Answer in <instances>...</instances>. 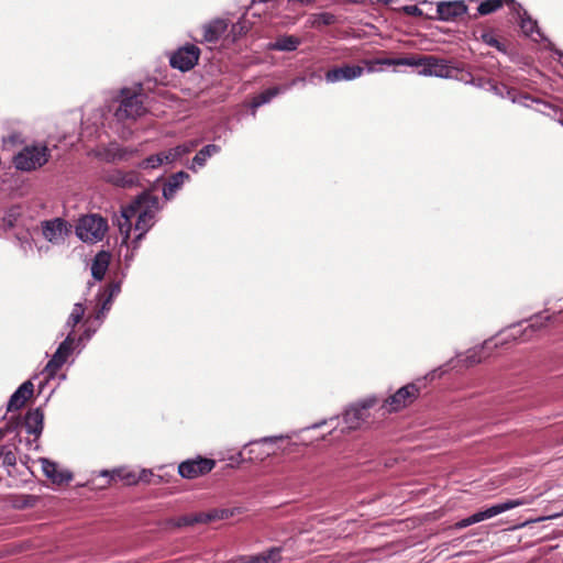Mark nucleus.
I'll return each instance as SVG.
<instances>
[{
	"mask_svg": "<svg viewBox=\"0 0 563 563\" xmlns=\"http://www.w3.org/2000/svg\"><path fill=\"white\" fill-rule=\"evenodd\" d=\"M200 56V49L194 44H187L178 48L170 57V66L181 71L192 69Z\"/></svg>",
	"mask_w": 563,
	"mask_h": 563,
	"instance_id": "1a4fd4ad",
	"label": "nucleus"
},
{
	"mask_svg": "<svg viewBox=\"0 0 563 563\" xmlns=\"http://www.w3.org/2000/svg\"><path fill=\"white\" fill-rule=\"evenodd\" d=\"M74 338L71 333L67 335V338L59 344L53 357L48 361L45 366L44 372L48 377H53L56 373L62 368V366L66 363L68 356L73 351Z\"/></svg>",
	"mask_w": 563,
	"mask_h": 563,
	"instance_id": "9b49d317",
	"label": "nucleus"
},
{
	"mask_svg": "<svg viewBox=\"0 0 563 563\" xmlns=\"http://www.w3.org/2000/svg\"><path fill=\"white\" fill-rule=\"evenodd\" d=\"M301 40L295 35H282L274 43L269 44V48L280 52H292L300 45Z\"/></svg>",
	"mask_w": 563,
	"mask_h": 563,
	"instance_id": "b1692460",
	"label": "nucleus"
},
{
	"mask_svg": "<svg viewBox=\"0 0 563 563\" xmlns=\"http://www.w3.org/2000/svg\"><path fill=\"white\" fill-rule=\"evenodd\" d=\"M107 230V221L98 214L82 217L77 225V234L85 242L102 240Z\"/></svg>",
	"mask_w": 563,
	"mask_h": 563,
	"instance_id": "39448f33",
	"label": "nucleus"
},
{
	"mask_svg": "<svg viewBox=\"0 0 563 563\" xmlns=\"http://www.w3.org/2000/svg\"><path fill=\"white\" fill-rule=\"evenodd\" d=\"M424 67L421 71L424 76L452 78L457 70L450 62L434 55H423Z\"/></svg>",
	"mask_w": 563,
	"mask_h": 563,
	"instance_id": "9d476101",
	"label": "nucleus"
},
{
	"mask_svg": "<svg viewBox=\"0 0 563 563\" xmlns=\"http://www.w3.org/2000/svg\"><path fill=\"white\" fill-rule=\"evenodd\" d=\"M467 360H468V363L471 365L473 364H476V363H479L481 362V358L479 357H476L474 354L467 356Z\"/></svg>",
	"mask_w": 563,
	"mask_h": 563,
	"instance_id": "37998d69",
	"label": "nucleus"
},
{
	"mask_svg": "<svg viewBox=\"0 0 563 563\" xmlns=\"http://www.w3.org/2000/svg\"><path fill=\"white\" fill-rule=\"evenodd\" d=\"M352 3H362L364 0H349Z\"/></svg>",
	"mask_w": 563,
	"mask_h": 563,
	"instance_id": "09e8293b",
	"label": "nucleus"
},
{
	"mask_svg": "<svg viewBox=\"0 0 563 563\" xmlns=\"http://www.w3.org/2000/svg\"><path fill=\"white\" fill-rule=\"evenodd\" d=\"M104 180L117 187L131 188L139 183V175L133 170L114 169L104 175Z\"/></svg>",
	"mask_w": 563,
	"mask_h": 563,
	"instance_id": "dca6fc26",
	"label": "nucleus"
},
{
	"mask_svg": "<svg viewBox=\"0 0 563 563\" xmlns=\"http://www.w3.org/2000/svg\"><path fill=\"white\" fill-rule=\"evenodd\" d=\"M109 289H110V294H109L108 299L103 302L102 309H108V308H107L108 302L111 300V298H112L117 292H119V291H120V286H119L118 284H111V285L109 286Z\"/></svg>",
	"mask_w": 563,
	"mask_h": 563,
	"instance_id": "a19ab883",
	"label": "nucleus"
},
{
	"mask_svg": "<svg viewBox=\"0 0 563 563\" xmlns=\"http://www.w3.org/2000/svg\"><path fill=\"white\" fill-rule=\"evenodd\" d=\"M336 22V16L330 12H321L311 14L310 23L312 27H321L327 25H332Z\"/></svg>",
	"mask_w": 563,
	"mask_h": 563,
	"instance_id": "f704fd0d",
	"label": "nucleus"
},
{
	"mask_svg": "<svg viewBox=\"0 0 563 563\" xmlns=\"http://www.w3.org/2000/svg\"><path fill=\"white\" fill-rule=\"evenodd\" d=\"M41 464L43 473L54 484H68L73 479L71 472L60 468L57 463L49 461L48 459H41Z\"/></svg>",
	"mask_w": 563,
	"mask_h": 563,
	"instance_id": "4468645a",
	"label": "nucleus"
},
{
	"mask_svg": "<svg viewBox=\"0 0 563 563\" xmlns=\"http://www.w3.org/2000/svg\"><path fill=\"white\" fill-rule=\"evenodd\" d=\"M196 146H197V142L191 141L189 143L180 144L174 148L166 151V155H167V156H165L166 164H170V163L175 162L176 159L180 158L181 156L190 153Z\"/></svg>",
	"mask_w": 563,
	"mask_h": 563,
	"instance_id": "c756f323",
	"label": "nucleus"
},
{
	"mask_svg": "<svg viewBox=\"0 0 563 563\" xmlns=\"http://www.w3.org/2000/svg\"><path fill=\"white\" fill-rule=\"evenodd\" d=\"M41 228L44 239L53 244L64 242L65 236L69 233L67 222L62 218L42 221Z\"/></svg>",
	"mask_w": 563,
	"mask_h": 563,
	"instance_id": "f8f14e48",
	"label": "nucleus"
},
{
	"mask_svg": "<svg viewBox=\"0 0 563 563\" xmlns=\"http://www.w3.org/2000/svg\"><path fill=\"white\" fill-rule=\"evenodd\" d=\"M363 73L364 68L360 65H343L327 70L324 77L328 82L347 81L361 77Z\"/></svg>",
	"mask_w": 563,
	"mask_h": 563,
	"instance_id": "ddd939ff",
	"label": "nucleus"
},
{
	"mask_svg": "<svg viewBox=\"0 0 563 563\" xmlns=\"http://www.w3.org/2000/svg\"><path fill=\"white\" fill-rule=\"evenodd\" d=\"M220 146L216 144H209L202 147L194 157V164L202 167L207 159L212 155L220 152Z\"/></svg>",
	"mask_w": 563,
	"mask_h": 563,
	"instance_id": "72a5a7b5",
	"label": "nucleus"
},
{
	"mask_svg": "<svg viewBox=\"0 0 563 563\" xmlns=\"http://www.w3.org/2000/svg\"><path fill=\"white\" fill-rule=\"evenodd\" d=\"M406 10H407L408 13L413 14V15H421L422 14V11L418 7H416V5L407 7Z\"/></svg>",
	"mask_w": 563,
	"mask_h": 563,
	"instance_id": "79ce46f5",
	"label": "nucleus"
},
{
	"mask_svg": "<svg viewBox=\"0 0 563 563\" xmlns=\"http://www.w3.org/2000/svg\"><path fill=\"white\" fill-rule=\"evenodd\" d=\"M119 98L120 104L114 112L119 121L135 120L146 113L145 100L147 96L142 84H137L132 88H122Z\"/></svg>",
	"mask_w": 563,
	"mask_h": 563,
	"instance_id": "f03ea898",
	"label": "nucleus"
},
{
	"mask_svg": "<svg viewBox=\"0 0 563 563\" xmlns=\"http://www.w3.org/2000/svg\"><path fill=\"white\" fill-rule=\"evenodd\" d=\"M33 393L34 385L30 380L24 382L10 397L7 410L14 411L21 409L33 396Z\"/></svg>",
	"mask_w": 563,
	"mask_h": 563,
	"instance_id": "a211bd4d",
	"label": "nucleus"
},
{
	"mask_svg": "<svg viewBox=\"0 0 563 563\" xmlns=\"http://www.w3.org/2000/svg\"><path fill=\"white\" fill-rule=\"evenodd\" d=\"M377 404L378 399L376 397H369L349 408L343 415V420L347 428L351 430L361 428V426L366 422L369 416L368 410Z\"/></svg>",
	"mask_w": 563,
	"mask_h": 563,
	"instance_id": "0eeeda50",
	"label": "nucleus"
},
{
	"mask_svg": "<svg viewBox=\"0 0 563 563\" xmlns=\"http://www.w3.org/2000/svg\"><path fill=\"white\" fill-rule=\"evenodd\" d=\"M186 179H189V175L185 172H178L170 176L167 184L163 188V195L167 200H170L176 191L181 187Z\"/></svg>",
	"mask_w": 563,
	"mask_h": 563,
	"instance_id": "393cba45",
	"label": "nucleus"
},
{
	"mask_svg": "<svg viewBox=\"0 0 563 563\" xmlns=\"http://www.w3.org/2000/svg\"><path fill=\"white\" fill-rule=\"evenodd\" d=\"M214 466V460L197 456L181 462L178 465V473L184 478L192 479L210 473Z\"/></svg>",
	"mask_w": 563,
	"mask_h": 563,
	"instance_id": "6e6552de",
	"label": "nucleus"
},
{
	"mask_svg": "<svg viewBox=\"0 0 563 563\" xmlns=\"http://www.w3.org/2000/svg\"><path fill=\"white\" fill-rule=\"evenodd\" d=\"M19 217H20L19 208L18 207L11 208L3 218L4 227L8 229L15 227Z\"/></svg>",
	"mask_w": 563,
	"mask_h": 563,
	"instance_id": "ea45409f",
	"label": "nucleus"
},
{
	"mask_svg": "<svg viewBox=\"0 0 563 563\" xmlns=\"http://www.w3.org/2000/svg\"><path fill=\"white\" fill-rule=\"evenodd\" d=\"M122 221H119V230L120 233L123 235V241L126 242V240L130 238L133 219V216H130L128 213V206L122 210Z\"/></svg>",
	"mask_w": 563,
	"mask_h": 563,
	"instance_id": "e433bc0d",
	"label": "nucleus"
},
{
	"mask_svg": "<svg viewBox=\"0 0 563 563\" xmlns=\"http://www.w3.org/2000/svg\"><path fill=\"white\" fill-rule=\"evenodd\" d=\"M8 432L7 429L0 428V441L4 438L5 433Z\"/></svg>",
	"mask_w": 563,
	"mask_h": 563,
	"instance_id": "a18cd8bd",
	"label": "nucleus"
},
{
	"mask_svg": "<svg viewBox=\"0 0 563 563\" xmlns=\"http://www.w3.org/2000/svg\"><path fill=\"white\" fill-rule=\"evenodd\" d=\"M49 157L47 146L27 145L13 156V164L19 170L31 172L46 164Z\"/></svg>",
	"mask_w": 563,
	"mask_h": 563,
	"instance_id": "7ed1b4c3",
	"label": "nucleus"
},
{
	"mask_svg": "<svg viewBox=\"0 0 563 563\" xmlns=\"http://www.w3.org/2000/svg\"><path fill=\"white\" fill-rule=\"evenodd\" d=\"M135 153H137L136 150L121 147L113 144H111L110 147L106 151L108 162L128 161Z\"/></svg>",
	"mask_w": 563,
	"mask_h": 563,
	"instance_id": "bb28decb",
	"label": "nucleus"
},
{
	"mask_svg": "<svg viewBox=\"0 0 563 563\" xmlns=\"http://www.w3.org/2000/svg\"><path fill=\"white\" fill-rule=\"evenodd\" d=\"M280 547H273L255 555H242L235 560V563H278L282 561Z\"/></svg>",
	"mask_w": 563,
	"mask_h": 563,
	"instance_id": "f3484780",
	"label": "nucleus"
},
{
	"mask_svg": "<svg viewBox=\"0 0 563 563\" xmlns=\"http://www.w3.org/2000/svg\"><path fill=\"white\" fill-rule=\"evenodd\" d=\"M505 3L516 7L515 0H485L477 8L478 15H488L501 9Z\"/></svg>",
	"mask_w": 563,
	"mask_h": 563,
	"instance_id": "c85d7f7f",
	"label": "nucleus"
},
{
	"mask_svg": "<svg viewBox=\"0 0 563 563\" xmlns=\"http://www.w3.org/2000/svg\"><path fill=\"white\" fill-rule=\"evenodd\" d=\"M420 387L410 383L400 387L395 394L384 400L380 409L383 415L397 412L411 405L419 396Z\"/></svg>",
	"mask_w": 563,
	"mask_h": 563,
	"instance_id": "20e7f679",
	"label": "nucleus"
},
{
	"mask_svg": "<svg viewBox=\"0 0 563 563\" xmlns=\"http://www.w3.org/2000/svg\"><path fill=\"white\" fill-rule=\"evenodd\" d=\"M139 476H143V481L142 482H148V479H147V476H148L147 471L143 470Z\"/></svg>",
	"mask_w": 563,
	"mask_h": 563,
	"instance_id": "c03bdc74",
	"label": "nucleus"
},
{
	"mask_svg": "<svg viewBox=\"0 0 563 563\" xmlns=\"http://www.w3.org/2000/svg\"><path fill=\"white\" fill-rule=\"evenodd\" d=\"M16 446L12 444H4V451L2 455V464L4 466H15L16 464Z\"/></svg>",
	"mask_w": 563,
	"mask_h": 563,
	"instance_id": "4c0bfd02",
	"label": "nucleus"
},
{
	"mask_svg": "<svg viewBox=\"0 0 563 563\" xmlns=\"http://www.w3.org/2000/svg\"><path fill=\"white\" fill-rule=\"evenodd\" d=\"M44 412L41 408L29 410L24 417L23 426L29 434L38 438L43 431Z\"/></svg>",
	"mask_w": 563,
	"mask_h": 563,
	"instance_id": "412c9836",
	"label": "nucleus"
},
{
	"mask_svg": "<svg viewBox=\"0 0 563 563\" xmlns=\"http://www.w3.org/2000/svg\"><path fill=\"white\" fill-rule=\"evenodd\" d=\"M297 1L300 2L301 4H308V3L313 2L314 0H297Z\"/></svg>",
	"mask_w": 563,
	"mask_h": 563,
	"instance_id": "49530a36",
	"label": "nucleus"
},
{
	"mask_svg": "<svg viewBox=\"0 0 563 563\" xmlns=\"http://www.w3.org/2000/svg\"><path fill=\"white\" fill-rule=\"evenodd\" d=\"M3 451H4V444L0 445V459H2Z\"/></svg>",
	"mask_w": 563,
	"mask_h": 563,
	"instance_id": "de8ad7c7",
	"label": "nucleus"
},
{
	"mask_svg": "<svg viewBox=\"0 0 563 563\" xmlns=\"http://www.w3.org/2000/svg\"><path fill=\"white\" fill-rule=\"evenodd\" d=\"M159 209L158 197L143 192L139 195L129 206L128 213L137 218L134 230L139 232L135 242L140 241L144 234L153 227L154 218Z\"/></svg>",
	"mask_w": 563,
	"mask_h": 563,
	"instance_id": "f257e3e1",
	"label": "nucleus"
},
{
	"mask_svg": "<svg viewBox=\"0 0 563 563\" xmlns=\"http://www.w3.org/2000/svg\"><path fill=\"white\" fill-rule=\"evenodd\" d=\"M228 24L222 19H217L203 26L202 37L208 43L217 42L227 31Z\"/></svg>",
	"mask_w": 563,
	"mask_h": 563,
	"instance_id": "4be33fe9",
	"label": "nucleus"
},
{
	"mask_svg": "<svg viewBox=\"0 0 563 563\" xmlns=\"http://www.w3.org/2000/svg\"><path fill=\"white\" fill-rule=\"evenodd\" d=\"M514 10L517 11L518 18L520 20V27L526 35H531L538 27L537 21H534L528 12L521 8L520 4L516 3Z\"/></svg>",
	"mask_w": 563,
	"mask_h": 563,
	"instance_id": "cd10ccee",
	"label": "nucleus"
},
{
	"mask_svg": "<svg viewBox=\"0 0 563 563\" xmlns=\"http://www.w3.org/2000/svg\"><path fill=\"white\" fill-rule=\"evenodd\" d=\"M84 313V306L81 303H76L68 318L67 324L70 325L71 328H75L81 321Z\"/></svg>",
	"mask_w": 563,
	"mask_h": 563,
	"instance_id": "58836bf2",
	"label": "nucleus"
},
{
	"mask_svg": "<svg viewBox=\"0 0 563 563\" xmlns=\"http://www.w3.org/2000/svg\"><path fill=\"white\" fill-rule=\"evenodd\" d=\"M467 12V5L463 1L440 2L437 7L438 19L454 21Z\"/></svg>",
	"mask_w": 563,
	"mask_h": 563,
	"instance_id": "2eb2a0df",
	"label": "nucleus"
},
{
	"mask_svg": "<svg viewBox=\"0 0 563 563\" xmlns=\"http://www.w3.org/2000/svg\"><path fill=\"white\" fill-rule=\"evenodd\" d=\"M102 476L109 477L107 484L122 482L126 486L135 485L140 481H143V476H137L133 471L126 468H117L111 472L103 471Z\"/></svg>",
	"mask_w": 563,
	"mask_h": 563,
	"instance_id": "aec40b11",
	"label": "nucleus"
},
{
	"mask_svg": "<svg viewBox=\"0 0 563 563\" xmlns=\"http://www.w3.org/2000/svg\"><path fill=\"white\" fill-rule=\"evenodd\" d=\"M165 156H167L166 152L151 155L147 158L143 159L141 163H139L137 166L143 169L157 168L162 164L166 163Z\"/></svg>",
	"mask_w": 563,
	"mask_h": 563,
	"instance_id": "c9c22d12",
	"label": "nucleus"
},
{
	"mask_svg": "<svg viewBox=\"0 0 563 563\" xmlns=\"http://www.w3.org/2000/svg\"><path fill=\"white\" fill-rule=\"evenodd\" d=\"M482 41L498 49L499 52L507 54L508 53V43L505 41H500L493 31H485L481 35Z\"/></svg>",
	"mask_w": 563,
	"mask_h": 563,
	"instance_id": "2f4dec72",
	"label": "nucleus"
},
{
	"mask_svg": "<svg viewBox=\"0 0 563 563\" xmlns=\"http://www.w3.org/2000/svg\"><path fill=\"white\" fill-rule=\"evenodd\" d=\"M365 64H367L368 70L373 71L374 67L373 65H387V66H422L424 67L423 63V55L422 56H409V57H400V58H378L373 62L365 60Z\"/></svg>",
	"mask_w": 563,
	"mask_h": 563,
	"instance_id": "6ab92c4d",
	"label": "nucleus"
},
{
	"mask_svg": "<svg viewBox=\"0 0 563 563\" xmlns=\"http://www.w3.org/2000/svg\"><path fill=\"white\" fill-rule=\"evenodd\" d=\"M521 505H523V501L518 500V499L517 500H508L506 503L494 505L485 510L477 511V512L473 514L472 516L455 522L452 526V529H454V530L464 529L471 525L493 518L501 512H505L507 510H510V509L516 508Z\"/></svg>",
	"mask_w": 563,
	"mask_h": 563,
	"instance_id": "423d86ee",
	"label": "nucleus"
},
{
	"mask_svg": "<svg viewBox=\"0 0 563 563\" xmlns=\"http://www.w3.org/2000/svg\"><path fill=\"white\" fill-rule=\"evenodd\" d=\"M279 93V88L278 87H272V88H268L262 92H260L258 95L254 96L251 100V108L253 109V114L255 113V110L269 102L274 97H276L277 95Z\"/></svg>",
	"mask_w": 563,
	"mask_h": 563,
	"instance_id": "7c9ffc66",
	"label": "nucleus"
},
{
	"mask_svg": "<svg viewBox=\"0 0 563 563\" xmlns=\"http://www.w3.org/2000/svg\"><path fill=\"white\" fill-rule=\"evenodd\" d=\"M110 264V254L108 252H99L91 264V275L96 280L103 279Z\"/></svg>",
	"mask_w": 563,
	"mask_h": 563,
	"instance_id": "5701e85b",
	"label": "nucleus"
},
{
	"mask_svg": "<svg viewBox=\"0 0 563 563\" xmlns=\"http://www.w3.org/2000/svg\"><path fill=\"white\" fill-rule=\"evenodd\" d=\"M216 516H212V515H206V514H200V515H186V516H181L177 519L176 521V526L177 527H186V526H192L195 523H198V522H208V521H211L212 519H214Z\"/></svg>",
	"mask_w": 563,
	"mask_h": 563,
	"instance_id": "473e14b6",
	"label": "nucleus"
},
{
	"mask_svg": "<svg viewBox=\"0 0 563 563\" xmlns=\"http://www.w3.org/2000/svg\"><path fill=\"white\" fill-rule=\"evenodd\" d=\"M554 318V316H550L548 313H540L530 319L529 325L523 331L525 340L531 339L532 333L536 331L541 330L547 322L551 321Z\"/></svg>",
	"mask_w": 563,
	"mask_h": 563,
	"instance_id": "a878e982",
	"label": "nucleus"
}]
</instances>
